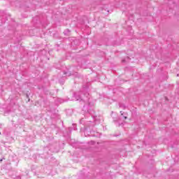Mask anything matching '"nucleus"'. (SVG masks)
<instances>
[{
    "mask_svg": "<svg viewBox=\"0 0 179 179\" xmlns=\"http://www.w3.org/2000/svg\"><path fill=\"white\" fill-rule=\"evenodd\" d=\"M120 113L122 114V115H123L122 111H120Z\"/></svg>",
    "mask_w": 179,
    "mask_h": 179,
    "instance_id": "nucleus-2",
    "label": "nucleus"
},
{
    "mask_svg": "<svg viewBox=\"0 0 179 179\" xmlns=\"http://www.w3.org/2000/svg\"><path fill=\"white\" fill-rule=\"evenodd\" d=\"M27 97H29V95H27Z\"/></svg>",
    "mask_w": 179,
    "mask_h": 179,
    "instance_id": "nucleus-5",
    "label": "nucleus"
},
{
    "mask_svg": "<svg viewBox=\"0 0 179 179\" xmlns=\"http://www.w3.org/2000/svg\"><path fill=\"white\" fill-rule=\"evenodd\" d=\"M127 116H125V117H124V120H127Z\"/></svg>",
    "mask_w": 179,
    "mask_h": 179,
    "instance_id": "nucleus-3",
    "label": "nucleus"
},
{
    "mask_svg": "<svg viewBox=\"0 0 179 179\" xmlns=\"http://www.w3.org/2000/svg\"><path fill=\"white\" fill-rule=\"evenodd\" d=\"M122 62H125V59H122Z\"/></svg>",
    "mask_w": 179,
    "mask_h": 179,
    "instance_id": "nucleus-1",
    "label": "nucleus"
},
{
    "mask_svg": "<svg viewBox=\"0 0 179 179\" xmlns=\"http://www.w3.org/2000/svg\"><path fill=\"white\" fill-rule=\"evenodd\" d=\"M0 162H2V159H0Z\"/></svg>",
    "mask_w": 179,
    "mask_h": 179,
    "instance_id": "nucleus-4",
    "label": "nucleus"
}]
</instances>
